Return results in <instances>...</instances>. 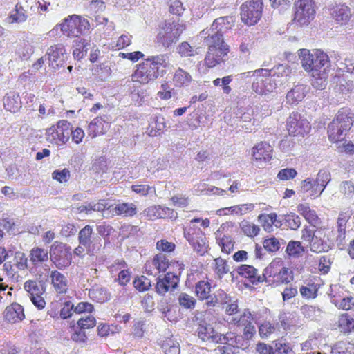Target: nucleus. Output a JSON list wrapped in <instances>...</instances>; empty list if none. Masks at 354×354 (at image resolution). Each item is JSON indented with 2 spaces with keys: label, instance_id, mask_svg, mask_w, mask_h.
I'll return each instance as SVG.
<instances>
[{
  "label": "nucleus",
  "instance_id": "9",
  "mask_svg": "<svg viewBox=\"0 0 354 354\" xmlns=\"http://www.w3.org/2000/svg\"><path fill=\"white\" fill-rule=\"evenodd\" d=\"M56 27L60 28L62 34L68 38L80 37L88 32L90 23L88 19L78 15L65 17Z\"/></svg>",
  "mask_w": 354,
  "mask_h": 354
},
{
  "label": "nucleus",
  "instance_id": "47",
  "mask_svg": "<svg viewBox=\"0 0 354 354\" xmlns=\"http://www.w3.org/2000/svg\"><path fill=\"white\" fill-rule=\"evenodd\" d=\"M93 228L91 225H86L80 230L78 234L79 244L83 245L86 248H90L92 241Z\"/></svg>",
  "mask_w": 354,
  "mask_h": 354
},
{
  "label": "nucleus",
  "instance_id": "63",
  "mask_svg": "<svg viewBox=\"0 0 354 354\" xmlns=\"http://www.w3.org/2000/svg\"><path fill=\"white\" fill-rule=\"evenodd\" d=\"M285 221L287 226L293 230H297L301 225V218L295 213L286 215Z\"/></svg>",
  "mask_w": 354,
  "mask_h": 354
},
{
  "label": "nucleus",
  "instance_id": "16",
  "mask_svg": "<svg viewBox=\"0 0 354 354\" xmlns=\"http://www.w3.org/2000/svg\"><path fill=\"white\" fill-rule=\"evenodd\" d=\"M24 288L28 292L32 303L38 310H43L46 307V302L43 297L46 288L40 281L28 280L24 283Z\"/></svg>",
  "mask_w": 354,
  "mask_h": 354
},
{
  "label": "nucleus",
  "instance_id": "39",
  "mask_svg": "<svg viewBox=\"0 0 354 354\" xmlns=\"http://www.w3.org/2000/svg\"><path fill=\"white\" fill-rule=\"evenodd\" d=\"M88 297L93 301L103 304L110 299V293L105 288L100 286H93L88 290Z\"/></svg>",
  "mask_w": 354,
  "mask_h": 354
},
{
  "label": "nucleus",
  "instance_id": "8",
  "mask_svg": "<svg viewBox=\"0 0 354 354\" xmlns=\"http://www.w3.org/2000/svg\"><path fill=\"white\" fill-rule=\"evenodd\" d=\"M263 277L265 281L272 286L288 284L293 280L292 272L283 266L281 259L272 261L265 269Z\"/></svg>",
  "mask_w": 354,
  "mask_h": 354
},
{
  "label": "nucleus",
  "instance_id": "30",
  "mask_svg": "<svg viewBox=\"0 0 354 354\" xmlns=\"http://www.w3.org/2000/svg\"><path fill=\"white\" fill-rule=\"evenodd\" d=\"M4 319L10 323H17L25 318L24 308L17 303L7 306L3 313Z\"/></svg>",
  "mask_w": 354,
  "mask_h": 354
},
{
  "label": "nucleus",
  "instance_id": "10",
  "mask_svg": "<svg viewBox=\"0 0 354 354\" xmlns=\"http://www.w3.org/2000/svg\"><path fill=\"white\" fill-rule=\"evenodd\" d=\"M263 10L262 0H248L240 7L241 19L247 26H254L262 17Z\"/></svg>",
  "mask_w": 354,
  "mask_h": 354
},
{
  "label": "nucleus",
  "instance_id": "34",
  "mask_svg": "<svg viewBox=\"0 0 354 354\" xmlns=\"http://www.w3.org/2000/svg\"><path fill=\"white\" fill-rule=\"evenodd\" d=\"M194 292L199 301H206V304L208 306V302L212 299V286L209 281H198L195 284Z\"/></svg>",
  "mask_w": 354,
  "mask_h": 354
},
{
  "label": "nucleus",
  "instance_id": "37",
  "mask_svg": "<svg viewBox=\"0 0 354 354\" xmlns=\"http://www.w3.org/2000/svg\"><path fill=\"white\" fill-rule=\"evenodd\" d=\"M279 324L274 320H264L258 326V332L261 339H268L279 331Z\"/></svg>",
  "mask_w": 354,
  "mask_h": 354
},
{
  "label": "nucleus",
  "instance_id": "52",
  "mask_svg": "<svg viewBox=\"0 0 354 354\" xmlns=\"http://www.w3.org/2000/svg\"><path fill=\"white\" fill-rule=\"evenodd\" d=\"M163 118H153L149 124L147 128L148 133L150 136H156L160 135L165 127Z\"/></svg>",
  "mask_w": 354,
  "mask_h": 354
},
{
  "label": "nucleus",
  "instance_id": "14",
  "mask_svg": "<svg viewBox=\"0 0 354 354\" xmlns=\"http://www.w3.org/2000/svg\"><path fill=\"white\" fill-rule=\"evenodd\" d=\"M254 80L252 89L260 95H266L272 92L277 87V84L271 75V70L260 68L255 70L253 74Z\"/></svg>",
  "mask_w": 354,
  "mask_h": 354
},
{
  "label": "nucleus",
  "instance_id": "19",
  "mask_svg": "<svg viewBox=\"0 0 354 354\" xmlns=\"http://www.w3.org/2000/svg\"><path fill=\"white\" fill-rule=\"evenodd\" d=\"M28 268V258L24 252L17 251L13 254L11 261L3 264V270L8 276L14 277L19 271L26 270Z\"/></svg>",
  "mask_w": 354,
  "mask_h": 354
},
{
  "label": "nucleus",
  "instance_id": "55",
  "mask_svg": "<svg viewBox=\"0 0 354 354\" xmlns=\"http://www.w3.org/2000/svg\"><path fill=\"white\" fill-rule=\"evenodd\" d=\"M179 305L185 309H194L196 304V299L186 292H181L178 297Z\"/></svg>",
  "mask_w": 354,
  "mask_h": 354
},
{
  "label": "nucleus",
  "instance_id": "46",
  "mask_svg": "<svg viewBox=\"0 0 354 354\" xmlns=\"http://www.w3.org/2000/svg\"><path fill=\"white\" fill-rule=\"evenodd\" d=\"M254 320V316L252 314L249 309H245L243 313L238 317H233L232 323L238 327H243L248 326Z\"/></svg>",
  "mask_w": 354,
  "mask_h": 354
},
{
  "label": "nucleus",
  "instance_id": "32",
  "mask_svg": "<svg viewBox=\"0 0 354 354\" xmlns=\"http://www.w3.org/2000/svg\"><path fill=\"white\" fill-rule=\"evenodd\" d=\"M28 5L27 1H19L15 7L14 10L8 16L10 23H23L28 19Z\"/></svg>",
  "mask_w": 354,
  "mask_h": 354
},
{
  "label": "nucleus",
  "instance_id": "2",
  "mask_svg": "<svg viewBox=\"0 0 354 354\" xmlns=\"http://www.w3.org/2000/svg\"><path fill=\"white\" fill-rule=\"evenodd\" d=\"M169 66V57L165 54L149 56L137 64L131 75L133 82L147 84L165 73Z\"/></svg>",
  "mask_w": 354,
  "mask_h": 354
},
{
  "label": "nucleus",
  "instance_id": "13",
  "mask_svg": "<svg viewBox=\"0 0 354 354\" xmlns=\"http://www.w3.org/2000/svg\"><path fill=\"white\" fill-rule=\"evenodd\" d=\"M71 134V124L67 120H61L56 124L46 129V140L52 144L62 145L66 143Z\"/></svg>",
  "mask_w": 354,
  "mask_h": 354
},
{
  "label": "nucleus",
  "instance_id": "20",
  "mask_svg": "<svg viewBox=\"0 0 354 354\" xmlns=\"http://www.w3.org/2000/svg\"><path fill=\"white\" fill-rule=\"evenodd\" d=\"M50 279L53 290L57 296H64L68 293L70 281L65 274L54 270L50 273Z\"/></svg>",
  "mask_w": 354,
  "mask_h": 354
},
{
  "label": "nucleus",
  "instance_id": "11",
  "mask_svg": "<svg viewBox=\"0 0 354 354\" xmlns=\"http://www.w3.org/2000/svg\"><path fill=\"white\" fill-rule=\"evenodd\" d=\"M50 260L59 270H64L72 263L71 248L60 241H55L50 248Z\"/></svg>",
  "mask_w": 354,
  "mask_h": 354
},
{
  "label": "nucleus",
  "instance_id": "57",
  "mask_svg": "<svg viewBox=\"0 0 354 354\" xmlns=\"http://www.w3.org/2000/svg\"><path fill=\"white\" fill-rule=\"evenodd\" d=\"M274 354H295V353L289 342L281 340L274 343Z\"/></svg>",
  "mask_w": 354,
  "mask_h": 354
},
{
  "label": "nucleus",
  "instance_id": "35",
  "mask_svg": "<svg viewBox=\"0 0 354 354\" xmlns=\"http://www.w3.org/2000/svg\"><path fill=\"white\" fill-rule=\"evenodd\" d=\"M110 127V122L102 117L94 118L89 124L88 131L89 135L94 138L104 134Z\"/></svg>",
  "mask_w": 354,
  "mask_h": 354
},
{
  "label": "nucleus",
  "instance_id": "59",
  "mask_svg": "<svg viewBox=\"0 0 354 354\" xmlns=\"http://www.w3.org/2000/svg\"><path fill=\"white\" fill-rule=\"evenodd\" d=\"M52 178L59 183H66L71 178V171L68 168L56 169L52 173Z\"/></svg>",
  "mask_w": 354,
  "mask_h": 354
},
{
  "label": "nucleus",
  "instance_id": "33",
  "mask_svg": "<svg viewBox=\"0 0 354 354\" xmlns=\"http://www.w3.org/2000/svg\"><path fill=\"white\" fill-rule=\"evenodd\" d=\"M297 212L304 216L306 221L310 224L313 228L322 225V220L317 212L312 209L308 204H299L297 207Z\"/></svg>",
  "mask_w": 354,
  "mask_h": 354
},
{
  "label": "nucleus",
  "instance_id": "54",
  "mask_svg": "<svg viewBox=\"0 0 354 354\" xmlns=\"http://www.w3.org/2000/svg\"><path fill=\"white\" fill-rule=\"evenodd\" d=\"M231 302V297L227 294L223 290L219 289L217 290L216 295L214 297L210 299L208 302L209 307H214L216 304H227Z\"/></svg>",
  "mask_w": 354,
  "mask_h": 354
},
{
  "label": "nucleus",
  "instance_id": "18",
  "mask_svg": "<svg viewBox=\"0 0 354 354\" xmlns=\"http://www.w3.org/2000/svg\"><path fill=\"white\" fill-rule=\"evenodd\" d=\"M183 270H169L162 278H158L155 287L156 292L160 295H165L170 288L175 289L180 281V277Z\"/></svg>",
  "mask_w": 354,
  "mask_h": 354
},
{
  "label": "nucleus",
  "instance_id": "48",
  "mask_svg": "<svg viewBox=\"0 0 354 354\" xmlns=\"http://www.w3.org/2000/svg\"><path fill=\"white\" fill-rule=\"evenodd\" d=\"M305 97L304 88L301 86H296L286 95L287 102L290 104H297Z\"/></svg>",
  "mask_w": 354,
  "mask_h": 354
},
{
  "label": "nucleus",
  "instance_id": "38",
  "mask_svg": "<svg viewBox=\"0 0 354 354\" xmlns=\"http://www.w3.org/2000/svg\"><path fill=\"white\" fill-rule=\"evenodd\" d=\"M137 207L133 203H120L116 204L112 209L113 215L123 217H133L137 214Z\"/></svg>",
  "mask_w": 354,
  "mask_h": 354
},
{
  "label": "nucleus",
  "instance_id": "3",
  "mask_svg": "<svg viewBox=\"0 0 354 354\" xmlns=\"http://www.w3.org/2000/svg\"><path fill=\"white\" fill-rule=\"evenodd\" d=\"M328 228L321 225L311 229L305 226L301 230V239L303 241L308 243L310 250L315 253H322L328 252L334 247L333 240L330 238Z\"/></svg>",
  "mask_w": 354,
  "mask_h": 354
},
{
  "label": "nucleus",
  "instance_id": "62",
  "mask_svg": "<svg viewBox=\"0 0 354 354\" xmlns=\"http://www.w3.org/2000/svg\"><path fill=\"white\" fill-rule=\"evenodd\" d=\"M177 49L182 57H192L196 54V50L187 41L180 43Z\"/></svg>",
  "mask_w": 354,
  "mask_h": 354
},
{
  "label": "nucleus",
  "instance_id": "40",
  "mask_svg": "<svg viewBox=\"0 0 354 354\" xmlns=\"http://www.w3.org/2000/svg\"><path fill=\"white\" fill-rule=\"evenodd\" d=\"M172 80L176 87L182 88L187 86L192 81V77L189 72L179 67L175 71Z\"/></svg>",
  "mask_w": 354,
  "mask_h": 354
},
{
  "label": "nucleus",
  "instance_id": "7",
  "mask_svg": "<svg viewBox=\"0 0 354 354\" xmlns=\"http://www.w3.org/2000/svg\"><path fill=\"white\" fill-rule=\"evenodd\" d=\"M144 268L147 274L156 277L167 270H184L185 265L178 261L169 260L165 254L158 253L146 261Z\"/></svg>",
  "mask_w": 354,
  "mask_h": 354
},
{
  "label": "nucleus",
  "instance_id": "36",
  "mask_svg": "<svg viewBox=\"0 0 354 354\" xmlns=\"http://www.w3.org/2000/svg\"><path fill=\"white\" fill-rule=\"evenodd\" d=\"M335 326L341 333L349 335L354 330V318L348 313H342L337 318Z\"/></svg>",
  "mask_w": 354,
  "mask_h": 354
},
{
  "label": "nucleus",
  "instance_id": "45",
  "mask_svg": "<svg viewBox=\"0 0 354 354\" xmlns=\"http://www.w3.org/2000/svg\"><path fill=\"white\" fill-rule=\"evenodd\" d=\"M331 354H354V343L346 340L338 341L331 346Z\"/></svg>",
  "mask_w": 354,
  "mask_h": 354
},
{
  "label": "nucleus",
  "instance_id": "49",
  "mask_svg": "<svg viewBox=\"0 0 354 354\" xmlns=\"http://www.w3.org/2000/svg\"><path fill=\"white\" fill-rule=\"evenodd\" d=\"M286 252L289 257L298 258L305 252L304 247L298 241H290L288 242Z\"/></svg>",
  "mask_w": 354,
  "mask_h": 354
},
{
  "label": "nucleus",
  "instance_id": "61",
  "mask_svg": "<svg viewBox=\"0 0 354 354\" xmlns=\"http://www.w3.org/2000/svg\"><path fill=\"white\" fill-rule=\"evenodd\" d=\"M77 324L79 328L85 330L93 328L96 325V319L93 315H87L84 317L80 318Z\"/></svg>",
  "mask_w": 354,
  "mask_h": 354
},
{
  "label": "nucleus",
  "instance_id": "12",
  "mask_svg": "<svg viewBox=\"0 0 354 354\" xmlns=\"http://www.w3.org/2000/svg\"><path fill=\"white\" fill-rule=\"evenodd\" d=\"M293 22L299 26H307L315 15V4L313 0H295Z\"/></svg>",
  "mask_w": 354,
  "mask_h": 354
},
{
  "label": "nucleus",
  "instance_id": "15",
  "mask_svg": "<svg viewBox=\"0 0 354 354\" xmlns=\"http://www.w3.org/2000/svg\"><path fill=\"white\" fill-rule=\"evenodd\" d=\"M185 26L178 22H165L157 35V39L165 47L176 43L183 33Z\"/></svg>",
  "mask_w": 354,
  "mask_h": 354
},
{
  "label": "nucleus",
  "instance_id": "64",
  "mask_svg": "<svg viewBox=\"0 0 354 354\" xmlns=\"http://www.w3.org/2000/svg\"><path fill=\"white\" fill-rule=\"evenodd\" d=\"M263 245L270 252H275L280 248V243L275 237L266 239L263 242Z\"/></svg>",
  "mask_w": 354,
  "mask_h": 354
},
{
  "label": "nucleus",
  "instance_id": "28",
  "mask_svg": "<svg viewBox=\"0 0 354 354\" xmlns=\"http://www.w3.org/2000/svg\"><path fill=\"white\" fill-rule=\"evenodd\" d=\"M198 337L203 342H208L214 344L221 342L223 334L220 333L210 324H199L197 328Z\"/></svg>",
  "mask_w": 354,
  "mask_h": 354
},
{
  "label": "nucleus",
  "instance_id": "60",
  "mask_svg": "<svg viewBox=\"0 0 354 354\" xmlns=\"http://www.w3.org/2000/svg\"><path fill=\"white\" fill-rule=\"evenodd\" d=\"M228 209L231 211L232 214L244 215L252 212L254 209V205L253 203L241 204L232 206Z\"/></svg>",
  "mask_w": 354,
  "mask_h": 354
},
{
  "label": "nucleus",
  "instance_id": "41",
  "mask_svg": "<svg viewBox=\"0 0 354 354\" xmlns=\"http://www.w3.org/2000/svg\"><path fill=\"white\" fill-rule=\"evenodd\" d=\"M330 180V174L328 171L323 169L318 172L316 179L315 180L316 185L314 194H315L316 197L321 195Z\"/></svg>",
  "mask_w": 354,
  "mask_h": 354
},
{
  "label": "nucleus",
  "instance_id": "42",
  "mask_svg": "<svg viewBox=\"0 0 354 354\" xmlns=\"http://www.w3.org/2000/svg\"><path fill=\"white\" fill-rule=\"evenodd\" d=\"M30 260L33 266H39L48 259L47 250L35 246L30 251Z\"/></svg>",
  "mask_w": 354,
  "mask_h": 354
},
{
  "label": "nucleus",
  "instance_id": "50",
  "mask_svg": "<svg viewBox=\"0 0 354 354\" xmlns=\"http://www.w3.org/2000/svg\"><path fill=\"white\" fill-rule=\"evenodd\" d=\"M240 227L243 234L250 238L257 236L260 232L259 225L247 220H243L240 223Z\"/></svg>",
  "mask_w": 354,
  "mask_h": 354
},
{
  "label": "nucleus",
  "instance_id": "21",
  "mask_svg": "<svg viewBox=\"0 0 354 354\" xmlns=\"http://www.w3.org/2000/svg\"><path fill=\"white\" fill-rule=\"evenodd\" d=\"M46 55L49 66L54 69L59 68L64 65L66 50L63 44H53L48 48Z\"/></svg>",
  "mask_w": 354,
  "mask_h": 354
},
{
  "label": "nucleus",
  "instance_id": "56",
  "mask_svg": "<svg viewBox=\"0 0 354 354\" xmlns=\"http://www.w3.org/2000/svg\"><path fill=\"white\" fill-rule=\"evenodd\" d=\"M133 287L139 292H145L151 287V281L145 276L136 277L133 281Z\"/></svg>",
  "mask_w": 354,
  "mask_h": 354
},
{
  "label": "nucleus",
  "instance_id": "27",
  "mask_svg": "<svg viewBox=\"0 0 354 354\" xmlns=\"http://www.w3.org/2000/svg\"><path fill=\"white\" fill-rule=\"evenodd\" d=\"M236 272L241 277L245 279L244 283L246 286L263 281L261 277L258 274L257 270L252 266L241 265L238 267Z\"/></svg>",
  "mask_w": 354,
  "mask_h": 354
},
{
  "label": "nucleus",
  "instance_id": "5",
  "mask_svg": "<svg viewBox=\"0 0 354 354\" xmlns=\"http://www.w3.org/2000/svg\"><path fill=\"white\" fill-rule=\"evenodd\" d=\"M198 223L203 228H207L210 225L208 218H194L190 221L189 225L183 229V234L193 249L203 255L207 252L209 244L205 234L196 225V223Z\"/></svg>",
  "mask_w": 354,
  "mask_h": 354
},
{
  "label": "nucleus",
  "instance_id": "1",
  "mask_svg": "<svg viewBox=\"0 0 354 354\" xmlns=\"http://www.w3.org/2000/svg\"><path fill=\"white\" fill-rule=\"evenodd\" d=\"M298 55L302 68L313 78L312 85L322 88L327 77L324 66L330 65V62L328 55L319 49L310 50L306 48L300 49Z\"/></svg>",
  "mask_w": 354,
  "mask_h": 354
},
{
  "label": "nucleus",
  "instance_id": "58",
  "mask_svg": "<svg viewBox=\"0 0 354 354\" xmlns=\"http://www.w3.org/2000/svg\"><path fill=\"white\" fill-rule=\"evenodd\" d=\"M156 248L160 253H171L176 249V244L173 242H169L167 239H161L156 242Z\"/></svg>",
  "mask_w": 354,
  "mask_h": 354
},
{
  "label": "nucleus",
  "instance_id": "31",
  "mask_svg": "<svg viewBox=\"0 0 354 354\" xmlns=\"http://www.w3.org/2000/svg\"><path fill=\"white\" fill-rule=\"evenodd\" d=\"M319 279H311L304 282L299 288V292L303 298L306 299H315L318 295L320 288Z\"/></svg>",
  "mask_w": 354,
  "mask_h": 354
},
{
  "label": "nucleus",
  "instance_id": "24",
  "mask_svg": "<svg viewBox=\"0 0 354 354\" xmlns=\"http://www.w3.org/2000/svg\"><path fill=\"white\" fill-rule=\"evenodd\" d=\"M273 149L267 142L261 141L252 148V156L258 162H268L272 158Z\"/></svg>",
  "mask_w": 354,
  "mask_h": 354
},
{
  "label": "nucleus",
  "instance_id": "29",
  "mask_svg": "<svg viewBox=\"0 0 354 354\" xmlns=\"http://www.w3.org/2000/svg\"><path fill=\"white\" fill-rule=\"evenodd\" d=\"M351 216L352 211L349 208L341 211L339 213L337 219V236L336 241H338L339 244L345 240L347 223L350 220Z\"/></svg>",
  "mask_w": 354,
  "mask_h": 354
},
{
  "label": "nucleus",
  "instance_id": "53",
  "mask_svg": "<svg viewBox=\"0 0 354 354\" xmlns=\"http://www.w3.org/2000/svg\"><path fill=\"white\" fill-rule=\"evenodd\" d=\"M214 270L218 278L222 279L230 270L227 261L221 257L214 259Z\"/></svg>",
  "mask_w": 354,
  "mask_h": 354
},
{
  "label": "nucleus",
  "instance_id": "4",
  "mask_svg": "<svg viewBox=\"0 0 354 354\" xmlns=\"http://www.w3.org/2000/svg\"><path fill=\"white\" fill-rule=\"evenodd\" d=\"M204 41L207 46L204 59V65L206 68H212L225 62L230 47L225 41L223 37L207 35L204 37Z\"/></svg>",
  "mask_w": 354,
  "mask_h": 354
},
{
  "label": "nucleus",
  "instance_id": "44",
  "mask_svg": "<svg viewBox=\"0 0 354 354\" xmlns=\"http://www.w3.org/2000/svg\"><path fill=\"white\" fill-rule=\"evenodd\" d=\"M258 221L261 224L264 230L270 232L273 229V225L277 226L280 223L277 221V214L274 212L270 214H261L258 216Z\"/></svg>",
  "mask_w": 354,
  "mask_h": 354
},
{
  "label": "nucleus",
  "instance_id": "51",
  "mask_svg": "<svg viewBox=\"0 0 354 354\" xmlns=\"http://www.w3.org/2000/svg\"><path fill=\"white\" fill-rule=\"evenodd\" d=\"M217 243L221 247V251L227 254H230L234 248L235 242L230 235H223L217 239Z\"/></svg>",
  "mask_w": 354,
  "mask_h": 354
},
{
  "label": "nucleus",
  "instance_id": "17",
  "mask_svg": "<svg viewBox=\"0 0 354 354\" xmlns=\"http://www.w3.org/2000/svg\"><path fill=\"white\" fill-rule=\"evenodd\" d=\"M286 129L290 136L304 137L310 132L311 126L306 119L301 118L298 112H293L287 120Z\"/></svg>",
  "mask_w": 354,
  "mask_h": 354
},
{
  "label": "nucleus",
  "instance_id": "23",
  "mask_svg": "<svg viewBox=\"0 0 354 354\" xmlns=\"http://www.w3.org/2000/svg\"><path fill=\"white\" fill-rule=\"evenodd\" d=\"M329 10L332 19L340 26L346 25L352 17L351 9L346 3L333 5Z\"/></svg>",
  "mask_w": 354,
  "mask_h": 354
},
{
  "label": "nucleus",
  "instance_id": "22",
  "mask_svg": "<svg viewBox=\"0 0 354 354\" xmlns=\"http://www.w3.org/2000/svg\"><path fill=\"white\" fill-rule=\"evenodd\" d=\"M143 214L148 220L151 221L177 218V213L173 209L161 205L150 206L144 210Z\"/></svg>",
  "mask_w": 354,
  "mask_h": 354
},
{
  "label": "nucleus",
  "instance_id": "25",
  "mask_svg": "<svg viewBox=\"0 0 354 354\" xmlns=\"http://www.w3.org/2000/svg\"><path fill=\"white\" fill-rule=\"evenodd\" d=\"M239 335L231 331L224 333L221 337V342H218V344H223V346L219 347L218 350L221 354H237L239 352V346L238 345Z\"/></svg>",
  "mask_w": 354,
  "mask_h": 354
},
{
  "label": "nucleus",
  "instance_id": "6",
  "mask_svg": "<svg viewBox=\"0 0 354 354\" xmlns=\"http://www.w3.org/2000/svg\"><path fill=\"white\" fill-rule=\"evenodd\" d=\"M352 112H340L328 124L327 133L329 140L333 143L343 141L353 126Z\"/></svg>",
  "mask_w": 354,
  "mask_h": 354
},
{
  "label": "nucleus",
  "instance_id": "43",
  "mask_svg": "<svg viewBox=\"0 0 354 354\" xmlns=\"http://www.w3.org/2000/svg\"><path fill=\"white\" fill-rule=\"evenodd\" d=\"M90 40L84 38L75 41L73 50L74 59L78 61L83 59L86 55L88 46H90Z\"/></svg>",
  "mask_w": 354,
  "mask_h": 354
},
{
  "label": "nucleus",
  "instance_id": "26",
  "mask_svg": "<svg viewBox=\"0 0 354 354\" xmlns=\"http://www.w3.org/2000/svg\"><path fill=\"white\" fill-rule=\"evenodd\" d=\"M230 19L227 16L217 18L213 21L209 29L206 31L203 30L201 33L205 35H221V37H223V34L232 28V24L230 21Z\"/></svg>",
  "mask_w": 354,
  "mask_h": 354
}]
</instances>
